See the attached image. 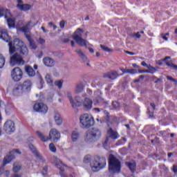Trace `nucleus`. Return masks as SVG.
I'll return each mask as SVG.
<instances>
[{
    "label": "nucleus",
    "mask_w": 177,
    "mask_h": 177,
    "mask_svg": "<svg viewBox=\"0 0 177 177\" xmlns=\"http://www.w3.org/2000/svg\"><path fill=\"white\" fill-rule=\"evenodd\" d=\"M5 15V9L0 8V17H3Z\"/></svg>",
    "instance_id": "nucleus-46"
},
{
    "label": "nucleus",
    "mask_w": 177,
    "mask_h": 177,
    "mask_svg": "<svg viewBox=\"0 0 177 177\" xmlns=\"http://www.w3.org/2000/svg\"><path fill=\"white\" fill-rule=\"evenodd\" d=\"M28 147L37 158H39V160L42 159V156L39 154V152H38V150H37V148H35L32 144H29Z\"/></svg>",
    "instance_id": "nucleus-23"
},
{
    "label": "nucleus",
    "mask_w": 177,
    "mask_h": 177,
    "mask_svg": "<svg viewBox=\"0 0 177 177\" xmlns=\"http://www.w3.org/2000/svg\"><path fill=\"white\" fill-rule=\"evenodd\" d=\"M8 46L9 53L10 55H13L16 52L10 57V64L12 66L16 64L23 66L24 64L23 56H27L28 55V48L24 45V42L19 39H15L13 41L9 42Z\"/></svg>",
    "instance_id": "nucleus-1"
},
{
    "label": "nucleus",
    "mask_w": 177,
    "mask_h": 177,
    "mask_svg": "<svg viewBox=\"0 0 177 177\" xmlns=\"http://www.w3.org/2000/svg\"><path fill=\"white\" fill-rule=\"evenodd\" d=\"M41 28L43 30V32H48V30L45 29V27L41 26Z\"/></svg>",
    "instance_id": "nucleus-62"
},
{
    "label": "nucleus",
    "mask_w": 177,
    "mask_h": 177,
    "mask_svg": "<svg viewBox=\"0 0 177 177\" xmlns=\"http://www.w3.org/2000/svg\"><path fill=\"white\" fill-rule=\"evenodd\" d=\"M11 77L15 82H19L23 78V71L19 67H15L11 72Z\"/></svg>",
    "instance_id": "nucleus-10"
},
{
    "label": "nucleus",
    "mask_w": 177,
    "mask_h": 177,
    "mask_svg": "<svg viewBox=\"0 0 177 177\" xmlns=\"http://www.w3.org/2000/svg\"><path fill=\"white\" fill-rule=\"evenodd\" d=\"M45 80L50 86H53V79L52 78V76L50 75L46 74Z\"/></svg>",
    "instance_id": "nucleus-32"
},
{
    "label": "nucleus",
    "mask_w": 177,
    "mask_h": 177,
    "mask_svg": "<svg viewBox=\"0 0 177 177\" xmlns=\"http://www.w3.org/2000/svg\"><path fill=\"white\" fill-rule=\"evenodd\" d=\"M84 164H89L93 172H97L106 167V158L95 156L92 159V156L86 155L83 160Z\"/></svg>",
    "instance_id": "nucleus-2"
},
{
    "label": "nucleus",
    "mask_w": 177,
    "mask_h": 177,
    "mask_svg": "<svg viewBox=\"0 0 177 177\" xmlns=\"http://www.w3.org/2000/svg\"><path fill=\"white\" fill-rule=\"evenodd\" d=\"M124 52H125L127 55H130L131 56L135 55V53H133V52L127 51V50H125Z\"/></svg>",
    "instance_id": "nucleus-50"
},
{
    "label": "nucleus",
    "mask_w": 177,
    "mask_h": 177,
    "mask_svg": "<svg viewBox=\"0 0 177 177\" xmlns=\"http://www.w3.org/2000/svg\"><path fill=\"white\" fill-rule=\"evenodd\" d=\"M95 100H96L97 103H106V104H109V102H105L104 99L102 98L101 97H97L95 99Z\"/></svg>",
    "instance_id": "nucleus-38"
},
{
    "label": "nucleus",
    "mask_w": 177,
    "mask_h": 177,
    "mask_svg": "<svg viewBox=\"0 0 177 177\" xmlns=\"http://www.w3.org/2000/svg\"><path fill=\"white\" fill-rule=\"evenodd\" d=\"M33 109L35 111L42 113L43 114H46V113H48V106L42 102L35 104Z\"/></svg>",
    "instance_id": "nucleus-11"
},
{
    "label": "nucleus",
    "mask_w": 177,
    "mask_h": 177,
    "mask_svg": "<svg viewBox=\"0 0 177 177\" xmlns=\"http://www.w3.org/2000/svg\"><path fill=\"white\" fill-rule=\"evenodd\" d=\"M101 132L97 128H93L91 131L86 133L85 140L87 143H91L100 138Z\"/></svg>",
    "instance_id": "nucleus-6"
},
{
    "label": "nucleus",
    "mask_w": 177,
    "mask_h": 177,
    "mask_svg": "<svg viewBox=\"0 0 177 177\" xmlns=\"http://www.w3.org/2000/svg\"><path fill=\"white\" fill-rule=\"evenodd\" d=\"M31 24V21H29L26 24V25L24 27H26V28H28L30 30V25Z\"/></svg>",
    "instance_id": "nucleus-54"
},
{
    "label": "nucleus",
    "mask_w": 177,
    "mask_h": 177,
    "mask_svg": "<svg viewBox=\"0 0 177 177\" xmlns=\"http://www.w3.org/2000/svg\"><path fill=\"white\" fill-rule=\"evenodd\" d=\"M158 70V67H151L149 70H148V73L149 74H154L156 71Z\"/></svg>",
    "instance_id": "nucleus-40"
},
{
    "label": "nucleus",
    "mask_w": 177,
    "mask_h": 177,
    "mask_svg": "<svg viewBox=\"0 0 177 177\" xmlns=\"http://www.w3.org/2000/svg\"><path fill=\"white\" fill-rule=\"evenodd\" d=\"M27 39L29 42V45L30 48H32V49H37V46L35 45V42L34 41V40L31 39V36L29 37V39Z\"/></svg>",
    "instance_id": "nucleus-33"
},
{
    "label": "nucleus",
    "mask_w": 177,
    "mask_h": 177,
    "mask_svg": "<svg viewBox=\"0 0 177 177\" xmlns=\"http://www.w3.org/2000/svg\"><path fill=\"white\" fill-rule=\"evenodd\" d=\"M17 5H23V0H17Z\"/></svg>",
    "instance_id": "nucleus-56"
},
{
    "label": "nucleus",
    "mask_w": 177,
    "mask_h": 177,
    "mask_svg": "<svg viewBox=\"0 0 177 177\" xmlns=\"http://www.w3.org/2000/svg\"><path fill=\"white\" fill-rule=\"evenodd\" d=\"M141 66H143V67H147V64H146L145 62H141Z\"/></svg>",
    "instance_id": "nucleus-58"
},
{
    "label": "nucleus",
    "mask_w": 177,
    "mask_h": 177,
    "mask_svg": "<svg viewBox=\"0 0 177 177\" xmlns=\"http://www.w3.org/2000/svg\"><path fill=\"white\" fill-rule=\"evenodd\" d=\"M172 171H173V172H174V174H177V165H173Z\"/></svg>",
    "instance_id": "nucleus-47"
},
{
    "label": "nucleus",
    "mask_w": 177,
    "mask_h": 177,
    "mask_svg": "<svg viewBox=\"0 0 177 177\" xmlns=\"http://www.w3.org/2000/svg\"><path fill=\"white\" fill-rule=\"evenodd\" d=\"M38 42L41 44V45H44V43L45 42V39H44L43 38H39L38 39Z\"/></svg>",
    "instance_id": "nucleus-49"
},
{
    "label": "nucleus",
    "mask_w": 177,
    "mask_h": 177,
    "mask_svg": "<svg viewBox=\"0 0 177 177\" xmlns=\"http://www.w3.org/2000/svg\"><path fill=\"white\" fill-rule=\"evenodd\" d=\"M132 66H133V67H134L135 68H139V66H138L136 64H133Z\"/></svg>",
    "instance_id": "nucleus-64"
},
{
    "label": "nucleus",
    "mask_w": 177,
    "mask_h": 177,
    "mask_svg": "<svg viewBox=\"0 0 177 177\" xmlns=\"http://www.w3.org/2000/svg\"><path fill=\"white\" fill-rule=\"evenodd\" d=\"M92 104H93V101L88 97H85L81 106L84 110H91L92 109Z\"/></svg>",
    "instance_id": "nucleus-17"
},
{
    "label": "nucleus",
    "mask_w": 177,
    "mask_h": 177,
    "mask_svg": "<svg viewBox=\"0 0 177 177\" xmlns=\"http://www.w3.org/2000/svg\"><path fill=\"white\" fill-rule=\"evenodd\" d=\"M80 123L82 128H91L95 124V120L92 117H89L88 114H84L80 118Z\"/></svg>",
    "instance_id": "nucleus-8"
},
{
    "label": "nucleus",
    "mask_w": 177,
    "mask_h": 177,
    "mask_svg": "<svg viewBox=\"0 0 177 177\" xmlns=\"http://www.w3.org/2000/svg\"><path fill=\"white\" fill-rule=\"evenodd\" d=\"M24 93H26V92H30L31 91V87L32 86V83L30 80H26L23 82V84H20Z\"/></svg>",
    "instance_id": "nucleus-18"
},
{
    "label": "nucleus",
    "mask_w": 177,
    "mask_h": 177,
    "mask_svg": "<svg viewBox=\"0 0 177 177\" xmlns=\"http://www.w3.org/2000/svg\"><path fill=\"white\" fill-rule=\"evenodd\" d=\"M109 169L112 174H120L121 171V162L113 154L109 155Z\"/></svg>",
    "instance_id": "nucleus-4"
},
{
    "label": "nucleus",
    "mask_w": 177,
    "mask_h": 177,
    "mask_svg": "<svg viewBox=\"0 0 177 177\" xmlns=\"http://www.w3.org/2000/svg\"><path fill=\"white\" fill-rule=\"evenodd\" d=\"M69 41H70V39H68V38L64 39L63 40V42H64V44H67V42H69Z\"/></svg>",
    "instance_id": "nucleus-57"
},
{
    "label": "nucleus",
    "mask_w": 177,
    "mask_h": 177,
    "mask_svg": "<svg viewBox=\"0 0 177 177\" xmlns=\"http://www.w3.org/2000/svg\"><path fill=\"white\" fill-rule=\"evenodd\" d=\"M158 82H161V79H160V78H158V79H157V80L155 81V83H156V84H158Z\"/></svg>",
    "instance_id": "nucleus-63"
},
{
    "label": "nucleus",
    "mask_w": 177,
    "mask_h": 177,
    "mask_svg": "<svg viewBox=\"0 0 177 177\" xmlns=\"http://www.w3.org/2000/svg\"><path fill=\"white\" fill-rule=\"evenodd\" d=\"M36 133L42 142H48V140L53 139V142H56L58 140H60L61 138L60 132L56 129H51L50 130L48 137L44 136L41 131H37Z\"/></svg>",
    "instance_id": "nucleus-3"
},
{
    "label": "nucleus",
    "mask_w": 177,
    "mask_h": 177,
    "mask_svg": "<svg viewBox=\"0 0 177 177\" xmlns=\"http://www.w3.org/2000/svg\"><path fill=\"white\" fill-rule=\"evenodd\" d=\"M11 177H21V175L20 174H13Z\"/></svg>",
    "instance_id": "nucleus-61"
},
{
    "label": "nucleus",
    "mask_w": 177,
    "mask_h": 177,
    "mask_svg": "<svg viewBox=\"0 0 177 177\" xmlns=\"http://www.w3.org/2000/svg\"><path fill=\"white\" fill-rule=\"evenodd\" d=\"M0 38L3 39V41H6V42L10 41V37L6 29H0Z\"/></svg>",
    "instance_id": "nucleus-20"
},
{
    "label": "nucleus",
    "mask_w": 177,
    "mask_h": 177,
    "mask_svg": "<svg viewBox=\"0 0 177 177\" xmlns=\"http://www.w3.org/2000/svg\"><path fill=\"white\" fill-rule=\"evenodd\" d=\"M167 80L169 81H171L172 82H174L175 85H177V80L176 79H174V77L171 76H167Z\"/></svg>",
    "instance_id": "nucleus-43"
},
{
    "label": "nucleus",
    "mask_w": 177,
    "mask_h": 177,
    "mask_svg": "<svg viewBox=\"0 0 177 177\" xmlns=\"http://www.w3.org/2000/svg\"><path fill=\"white\" fill-rule=\"evenodd\" d=\"M12 169L13 172H19V171L21 169V166L16 165V163H15Z\"/></svg>",
    "instance_id": "nucleus-37"
},
{
    "label": "nucleus",
    "mask_w": 177,
    "mask_h": 177,
    "mask_svg": "<svg viewBox=\"0 0 177 177\" xmlns=\"http://www.w3.org/2000/svg\"><path fill=\"white\" fill-rule=\"evenodd\" d=\"M5 19L7 20V23L9 28H15V27H16L15 19L8 17V14L5 15Z\"/></svg>",
    "instance_id": "nucleus-24"
},
{
    "label": "nucleus",
    "mask_w": 177,
    "mask_h": 177,
    "mask_svg": "<svg viewBox=\"0 0 177 177\" xmlns=\"http://www.w3.org/2000/svg\"><path fill=\"white\" fill-rule=\"evenodd\" d=\"M5 66V57L0 54V68H2Z\"/></svg>",
    "instance_id": "nucleus-35"
},
{
    "label": "nucleus",
    "mask_w": 177,
    "mask_h": 177,
    "mask_svg": "<svg viewBox=\"0 0 177 177\" xmlns=\"http://www.w3.org/2000/svg\"><path fill=\"white\" fill-rule=\"evenodd\" d=\"M49 149L50 151H52L53 153H56V147L55 146V144L50 143L49 145Z\"/></svg>",
    "instance_id": "nucleus-39"
},
{
    "label": "nucleus",
    "mask_w": 177,
    "mask_h": 177,
    "mask_svg": "<svg viewBox=\"0 0 177 177\" xmlns=\"http://www.w3.org/2000/svg\"><path fill=\"white\" fill-rule=\"evenodd\" d=\"M25 72L28 77H35V71L30 65L25 66Z\"/></svg>",
    "instance_id": "nucleus-22"
},
{
    "label": "nucleus",
    "mask_w": 177,
    "mask_h": 177,
    "mask_svg": "<svg viewBox=\"0 0 177 177\" xmlns=\"http://www.w3.org/2000/svg\"><path fill=\"white\" fill-rule=\"evenodd\" d=\"M43 63L47 67H53L55 66V59L49 57H46L43 59Z\"/></svg>",
    "instance_id": "nucleus-21"
},
{
    "label": "nucleus",
    "mask_w": 177,
    "mask_h": 177,
    "mask_svg": "<svg viewBox=\"0 0 177 177\" xmlns=\"http://www.w3.org/2000/svg\"><path fill=\"white\" fill-rule=\"evenodd\" d=\"M148 114L149 115V118H153V115H154V113L153 112H150V111H149Z\"/></svg>",
    "instance_id": "nucleus-52"
},
{
    "label": "nucleus",
    "mask_w": 177,
    "mask_h": 177,
    "mask_svg": "<svg viewBox=\"0 0 177 177\" xmlns=\"http://www.w3.org/2000/svg\"><path fill=\"white\" fill-rule=\"evenodd\" d=\"M44 172H48V167H44L43 168L42 174H43V175H45V174Z\"/></svg>",
    "instance_id": "nucleus-51"
},
{
    "label": "nucleus",
    "mask_w": 177,
    "mask_h": 177,
    "mask_svg": "<svg viewBox=\"0 0 177 177\" xmlns=\"http://www.w3.org/2000/svg\"><path fill=\"white\" fill-rule=\"evenodd\" d=\"M118 77H120V75H118V73L115 71H111L103 74V78H109V80H116Z\"/></svg>",
    "instance_id": "nucleus-16"
},
{
    "label": "nucleus",
    "mask_w": 177,
    "mask_h": 177,
    "mask_svg": "<svg viewBox=\"0 0 177 177\" xmlns=\"http://www.w3.org/2000/svg\"><path fill=\"white\" fill-rule=\"evenodd\" d=\"M88 50H89L90 53H95V50H93V48H89Z\"/></svg>",
    "instance_id": "nucleus-59"
},
{
    "label": "nucleus",
    "mask_w": 177,
    "mask_h": 177,
    "mask_svg": "<svg viewBox=\"0 0 177 177\" xmlns=\"http://www.w3.org/2000/svg\"><path fill=\"white\" fill-rule=\"evenodd\" d=\"M23 93H24V91H23L21 84H15L12 88V95L14 96H21Z\"/></svg>",
    "instance_id": "nucleus-19"
},
{
    "label": "nucleus",
    "mask_w": 177,
    "mask_h": 177,
    "mask_svg": "<svg viewBox=\"0 0 177 177\" xmlns=\"http://www.w3.org/2000/svg\"><path fill=\"white\" fill-rule=\"evenodd\" d=\"M120 71H122L123 73V74H127V69H124L123 68H120Z\"/></svg>",
    "instance_id": "nucleus-53"
},
{
    "label": "nucleus",
    "mask_w": 177,
    "mask_h": 177,
    "mask_svg": "<svg viewBox=\"0 0 177 177\" xmlns=\"http://www.w3.org/2000/svg\"><path fill=\"white\" fill-rule=\"evenodd\" d=\"M71 139L73 142H77L80 139V131L77 129H75L72 131Z\"/></svg>",
    "instance_id": "nucleus-25"
},
{
    "label": "nucleus",
    "mask_w": 177,
    "mask_h": 177,
    "mask_svg": "<svg viewBox=\"0 0 177 177\" xmlns=\"http://www.w3.org/2000/svg\"><path fill=\"white\" fill-rule=\"evenodd\" d=\"M150 105L152 106L153 110H156V104L154 103H151Z\"/></svg>",
    "instance_id": "nucleus-60"
},
{
    "label": "nucleus",
    "mask_w": 177,
    "mask_h": 177,
    "mask_svg": "<svg viewBox=\"0 0 177 177\" xmlns=\"http://www.w3.org/2000/svg\"><path fill=\"white\" fill-rule=\"evenodd\" d=\"M20 31H21L22 32H24V35L26 36V38L27 39H30V29L28 28L26 26H22L21 28H20Z\"/></svg>",
    "instance_id": "nucleus-30"
},
{
    "label": "nucleus",
    "mask_w": 177,
    "mask_h": 177,
    "mask_svg": "<svg viewBox=\"0 0 177 177\" xmlns=\"http://www.w3.org/2000/svg\"><path fill=\"white\" fill-rule=\"evenodd\" d=\"M160 37L162 38V39H165V41H168V37H167L164 33L160 34Z\"/></svg>",
    "instance_id": "nucleus-48"
},
{
    "label": "nucleus",
    "mask_w": 177,
    "mask_h": 177,
    "mask_svg": "<svg viewBox=\"0 0 177 177\" xmlns=\"http://www.w3.org/2000/svg\"><path fill=\"white\" fill-rule=\"evenodd\" d=\"M130 37L131 38H134L135 39H140V37H142V35H140V32H137V33H131L130 35Z\"/></svg>",
    "instance_id": "nucleus-34"
},
{
    "label": "nucleus",
    "mask_w": 177,
    "mask_h": 177,
    "mask_svg": "<svg viewBox=\"0 0 177 177\" xmlns=\"http://www.w3.org/2000/svg\"><path fill=\"white\" fill-rule=\"evenodd\" d=\"M100 48L102 49V50H104L105 52H112L111 49L109 48L108 47H106L104 45H100Z\"/></svg>",
    "instance_id": "nucleus-42"
},
{
    "label": "nucleus",
    "mask_w": 177,
    "mask_h": 177,
    "mask_svg": "<svg viewBox=\"0 0 177 177\" xmlns=\"http://www.w3.org/2000/svg\"><path fill=\"white\" fill-rule=\"evenodd\" d=\"M112 106L113 109H118V107H120V104L118 102L115 101L112 102Z\"/></svg>",
    "instance_id": "nucleus-44"
},
{
    "label": "nucleus",
    "mask_w": 177,
    "mask_h": 177,
    "mask_svg": "<svg viewBox=\"0 0 177 177\" xmlns=\"http://www.w3.org/2000/svg\"><path fill=\"white\" fill-rule=\"evenodd\" d=\"M127 74H136L138 71L136 69H127Z\"/></svg>",
    "instance_id": "nucleus-41"
},
{
    "label": "nucleus",
    "mask_w": 177,
    "mask_h": 177,
    "mask_svg": "<svg viewBox=\"0 0 177 177\" xmlns=\"http://www.w3.org/2000/svg\"><path fill=\"white\" fill-rule=\"evenodd\" d=\"M139 73H149V70H142V71H139Z\"/></svg>",
    "instance_id": "nucleus-55"
},
{
    "label": "nucleus",
    "mask_w": 177,
    "mask_h": 177,
    "mask_svg": "<svg viewBox=\"0 0 177 177\" xmlns=\"http://www.w3.org/2000/svg\"><path fill=\"white\" fill-rule=\"evenodd\" d=\"M66 95H67V97L69 100V102H70L72 107H73V108L81 106L84 100H85V97H84V95H82V97L76 96L75 98V101L76 102H75L73 100V96L71 95V93L67 92Z\"/></svg>",
    "instance_id": "nucleus-9"
},
{
    "label": "nucleus",
    "mask_w": 177,
    "mask_h": 177,
    "mask_svg": "<svg viewBox=\"0 0 177 177\" xmlns=\"http://www.w3.org/2000/svg\"><path fill=\"white\" fill-rule=\"evenodd\" d=\"M171 59V57H165L164 59H162L160 61L158 62V64L159 66H162V62H165L166 65L167 67H170V68H173V70H177V65L174 64L172 61H168Z\"/></svg>",
    "instance_id": "nucleus-12"
},
{
    "label": "nucleus",
    "mask_w": 177,
    "mask_h": 177,
    "mask_svg": "<svg viewBox=\"0 0 177 177\" xmlns=\"http://www.w3.org/2000/svg\"><path fill=\"white\" fill-rule=\"evenodd\" d=\"M21 154V151L19 149H12L11 151H10L6 157H4L3 160V166L0 168V175H2V173L1 171L3 169L5 166L7 164H10V162H12V160H15L16 158V156H15V154Z\"/></svg>",
    "instance_id": "nucleus-7"
},
{
    "label": "nucleus",
    "mask_w": 177,
    "mask_h": 177,
    "mask_svg": "<svg viewBox=\"0 0 177 177\" xmlns=\"http://www.w3.org/2000/svg\"><path fill=\"white\" fill-rule=\"evenodd\" d=\"M126 165L129 168L131 172L133 174L135 171H136V162H127Z\"/></svg>",
    "instance_id": "nucleus-28"
},
{
    "label": "nucleus",
    "mask_w": 177,
    "mask_h": 177,
    "mask_svg": "<svg viewBox=\"0 0 177 177\" xmlns=\"http://www.w3.org/2000/svg\"><path fill=\"white\" fill-rule=\"evenodd\" d=\"M64 26H66V21L62 20L59 22L60 28H64Z\"/></svg>",
    "instance_id": "nucleus-45"
},
{
    "label": "nucleus",
    "mask_w": 177,
    "mask_h": 177,
    "mask_svg": "<svg viewBox=\"0 0 177 177\" xmlns=\"http://www.w3.org/2000/svg\"><path fill=\"white\" fill-rule=\"evenodd\" d=\"M75 52L77 55L82 59V62H86L88 60V58L86 57V55L82 52L81 49H76Z\"/></svg>",
    "instance_id": "nucleus-27"
},
{
    "label": "nucleus",
    "mask_w": 177,
    "mask_h": 177,
    "mask_svg": "<svg viewBox=\"0 0 177 177\" xmlns=\"http://www.w3.org/2000/svg\"><path fill=\"white\" fill-rule=\"evenodd\" d=\"M3 129L6 131V133L15 132V122L12 120H8L4 124Z\"/></svg>",
    "instance_id": "nucleus-13"
},
{
    "label": "nucleus",
    "mask_w": 177,
    "mask_h": 177,
    "mask_svg": "<svg viewBox=\"0 0 177 177\" xmlns=\"http://www.w3.org/2000/svg\"><path fill=\"white\" fill-rule=\"evenodd\" d=\"M109 135H110L109 137L106 138V140L103 143L104 147L106 148V146H107V144L109 143V139H118V133L113 131V129H109L108 131Z\"/></svg>",
    "instance_id": "nucleus-15"
},
{
    "label": "nucleus",
    "mask_w": 177,
    "mask_h": 177,
    "mask_svg": "<svg viewBox=\"0 0 177 177\" xmlns=\"http://www.w3.org/2000/svg\"><path fill=\"white\" fill-rule=\"evenodd\" d=\"M84 83L79 82L75 86V92L76 93H81V92H84Z\"/></svg>",
    "instance_id": "nucleus-29"
},
{
    "label": "nucleus",
    "mask_w": 177,
    "mask_h": 177,
    "mask_svg": "<svg viewBox=\"0 0 177 177\" xmlns=\"http://www.w3.org/2000/svg\"><path fill=\"white\" fill-rule=\"evenodd\" d=\"M82 32H84V30L80 28H77L72 36L73 39L75 41L77 45L84 46V48H88V41L86 39L82 38Z\"/></svg>",
    "instance_id": "nucleus-5"
},
{
    "label": "nucleus",
    "mask_w": 177,
    "mask_h": 177,
    "mask_svg": "<svg viewBox=\"0 0 177 177\" xmlns=\"http://www.w3.org/2000/svg\"><path fill=\"white\" fill-rule=\"evenodd\" d=\"M55 86H57L59 89H62L63 86V81L62 80H58L55 82Z\"/></svg>",
    "instance_id": "nucleus-36"
},
{
    "label": "nucleus",
    "mask_w": 177,
    "mask_h": 177,
    "mask_svg": "<svg viewBox=\"0 0 177 177\" xmlns=\"http://www.w3.org/2000/svg\"><path fill=\"white\" fill-rule=\"evenodd\" d=\"M17 8L19 9V10H24V12H27V10H30L31 9V5L29 4H17Z\"/></svg>",
    "instance_id": "nucleus-26"
},
{
    "label": "nucleus",
    "mask_w": 177,
    "mask_h": 177,
    "mask_svg": "<svg viewBox=\"0 0 177 177\" xmlns=\"http://www.w3.org/2000/svg\"><path fill=\"white\" fill-rule=\"evenodd\" d=\"M54 118H55V121L57 125H62V124H63V120L60 117V114L55 113Z\"/></svg>",
    "instance_id": "nucleus-31"
},
{
    "label": "nucleus",
    "mask_w": 177,
    "mask_h": 177,
    "mask_svg": "<svg viewBox=\"0 0 177 177\" xmlns=\"http://www.w3.org/2000/svg\"><path fill=\"white\" fill-rule=\"evenodd\" d=\"M55 166L57 167V168H59V169H60L59 171V175L61 177H67L66 176V174H64V164H63V162H62V160H60V159L56 158H55Z\"/></svg>",
    "instance_id": "nucleus-14"
}]
</instances>
